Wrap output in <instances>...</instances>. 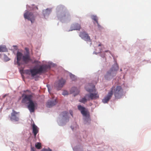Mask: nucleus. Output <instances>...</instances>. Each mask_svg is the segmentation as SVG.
I'll list each match as a JSON object with an SVG mask.
<instances>
[{
	"mask_svg": "<svg viewBox=\"0 0 151 151\" xmlns=\"http://www.w3.org/2000/svg\"><path fill=\"white\" fill-rule=\"evenodd\" d=\"M92 18L93 20H94L96 22V23L97 24L98 26L99 27L100 25H99V23L98 22L97 17L96 16H93L92 17Z\"/></svg>",
	"mask_w": 151,
	"mask_h": 151,
	"instance_id": "23",
	"label": "nucleus"
},
{
	"mask_svg": "<svg viewBox=\"0 0 151 151\" xmlns=\"http://www.w3.org/2000/svg\"><path fill=\"white\" fill-rule=\"evenodd\" d=\"M23 98L22 100V103L24 104H28L31 101H32L33 96L32 94H24L23 95Z\"/></svg>",
	"mask_w": 151,
	"mask_h": 151,
	"instance_id": "6",
	"label": "nucleus"
},
{
	"mask_svg": "<svg viewBox=\"0 0 151 151\" xmlns=\"http://www.w3.org/2000/svg\"><path fill=\"white\" fill-rule=\"evenodd\" d=\"M24 73L26 74L30 75L31 74V70H27L24 71Z\"/></svg>",
	"mask_w": 151,
	"mask_h": 151,
	"instance_id": "24",
	"label": "nucleus"
},
{
	"mask_svg": "<svg viewBox=\"0 0 151 151\" xmlns=\"http://www.w3.org/2000/svg\"><path fill=\"white\" fill-rule=\"evenodd\" d=\"M44 149L45 150L44 151H52L49 148H48L47 149L45 148H44Z\"/></svg>",
	"mask_w": 151,
	"mask_h": 151,
	"instance_id": "28",
	"label": "nucleus"
},
{
	"mask_svg": "<svg viewBox=\"0 0 151 151\" xmlns=\"http://www.w3.org/2000/svg\"><path fill=\"white\" fill-rule=\"evenodd\" d=\"M19 112H17L14 110H12V112L11 114V116L10 119L11 121H18L19 120L18 116H17Z\"/></svg>",
	"mask_w": 151,
	"mask_h": 151,
	"instance_id": "10",
	"label": "nucleus"
},
{
	"mask_svg": "<svg viewBox=\"0 0 151 151\" xmlns=\"http://www.w3.org/2000/svg\"><path fill=\"white\" fill-rule=\"evenodd\" d=\"M88 97V96H86V95L83 98H82V99L79 100V101L83 103H85L87 101V99H86V98Z\"/></svg>",
	"mask_w": 151,
	"mask_h": 151,
	"instance_id": "21",
	"label": "nucleus"
},
{
	"mask_svg": "<svg viewBox=\"0 0 151 151\" xmlns=\"http://www.w3.org/2000/svg\"><path fill=\"white\" fill-rule=\"evenodd\" d=\"M85 89L88 92H95V86H93V88L92 89L91 88H87L86 87L85 88Z\"/></svg>",
	"mask_w": 151,
	"mask_h": 151,
	"instance_id": "20",
	"label": "nucleus"
},
{
	"mask_svg": "<svg viewBox=\"0 0 151 151\" xmlns=\"http://www.w3.org/2000/svg\"><path fill=\"white\" fill-rule=\"evenodd\" d=\"M76 88H75V87H73L72 88V89H76Z\"/></svg>",
	"mask_w": 151,
	"mask_h": 151,
	"instance_id": "36",
	"label": "nucleus"
},
{
	"mask_svg": "<svg viewBox=\"0 0 151 151\" xmlns=\"http://www.w3.org/2000/svg\"><path fill=\"white\" fill-rule=\"evenodd\" d=\"M70 78L72 79V80H74L75 79V76L73 74L70 75Z\"/></svg>",
	"mask_w": 151,
	"mask_h": 151,
	"instance_id": "26",
	"label": "nucleus"
},
{
	"mask_svg": "<svg viewBox=\"0 0 151 151\" xmlns=\"http://www.w3.org/2000/svg\"><path fill=\"white\" fill-rule=\"evenodd\" d=\"M28 105L27 107L30 112L31 113L34 112L35 108L37 104L36 103H35L33 101L28 103Z\"/></svg>",
	"mask_w": 151,
	"mask_h": 151,
	"instance_id": "11",
	"label": "nucleus"
},
{
	"mask_svg": "<svg viewBox=\"0 0 151 151\" xmlns=\"http://www.w3.org/2000/svg\"><path fill=\"white\" fill-rule=\"evenodd\" d=\"M35 147L37 149H40L41 147V144L40 142H37L35 144Z\"/></svg>",
	"mask_w": 151,
	"mask_h": 151,
	"instance_id": "22",
	"label": "nucleus"
},
{
	"mask_svg": "<svg viewBox=\"0 0 151 151\" xmlns=\"http://www.w3.org/2000/svg\"><path fill=\"white\" fill-rule=\"evenodd\" d=\"M58 102V100L56 98L52 100H49L46 103V106L49 108H51L55 105Z\"/></svg>",
	"mask_w": 151,
	"mask_h": 151,
	"instance_id": "9",
	"label": "nucleus"
},
{
	"mask_svg": "<svg viewBox=\"0 0 151 151\" xmlns=\"http://www.w3.org/2000/svg\"><path fill=\"white\" fill-rule=\"evenodd\" d=\"M44 150H44V149H43L40 151H44Z\"/></svg>",
	"mask_w": 151,
	"mask_h": 151,
	"instance_id": "34",
	"label": "nucleus"
},
{
	"mask_svg": "<svg viewBox=\"0 0 151 151\" xmlns=\"http://www.w3.org/2000/svg\"><path fill=\"white\" fill-rule=\"evenodd\" d=\"M22 60V61L25 64L28 63L29 62L31 61L32 59L30 58L29 52L28 50L27 53L23 55L22 53L18 52L17 54V63L19 66L21 64L20 61Z\"/></svg>",
	"mask_w": 151,
	"mask_h": 151,
	"instance_id": "1",
	"label": "nucleus"
},
{
	"mask_svg": "<svg viewBox=\"0 0 151 151\" xmlns=\"http://www.w3.org/2000/svg\"><path fill=\"white\" fill-rule=\"evenodd\" d=\"M101 46V44H100L98 45V46Z\"/></svg>",
	"mask_w": 151,
	"mask_h": 151,
	"instance_id": "33",
	"label": "nucleus"
},
{
	"mask_svg": "<svg viewBox=\"0 0 151 151\" xmlns=\"http://www.w3.org/2000/svg\"><path fill=\"white\" fill-rule=\"evenodd\" d=\"M62 94L64 96L67 95L68 94V92L66 91H64L62 93Z\"/></svg>",
	"mask_w": 151,
	"mask_h": 151,
	"instance_id": "25",
	"label": "nucleus"
},
{
	"mask_svg": "<svg viewBox=\"0 0 151 151\" xmlns=\"http://www.w3.org/2000/svg\"><path fill=\"white\" fill-rule=\"evenodd\" d=\"M7 51V49L5 46H0V52H6Z\"/></svg>",
	"mask_w": 151,
	"mask_h": 151,
	"instance_id": "19",
	"label": "nucleus"
},
{
	"mask_svg": "<svg viewBox=\"0 0 151 151\" xmlns=\"http://www.w3.org/2000/svg\"><path fill=\"white\" fill-rule=\"evenodd\" d=\"M31 151H35L33 147H32L31 148Z\"/></svg>",
	"mask_w": 151,
	"mask_h": 151,
	"instance_id": "30",
	"label": "nucleus"
},
{
	"mask_svg": "<svg viewBox=\"0 0 151 151\" xmlns=\"http://www.w3.org/2000/svg\"><path fill=\"white\" fill-rule=\"evenodd\" d=\"M79 36L83 40L87 42H91L90 36L85 32H81L79 33Z\"/></svg>",
	"mask_w": 151,
	"mask_h": 151,
	"instance_id": "8",
	"label": "nucleus"
},
{
	"mask_svg": "<svg viewBox=\"0 0 151 151\" xmlns=\"http://www.w3.org/2000/svg\"><path fill=\"white\" fill-rule=\"evenodd\" d=\"M119 66L117 64H114L112 67L110 69V71L112 72L113 73H116L115 71L118 70Z\"/></svg>",
	"mask_w": 151,
	"mask_h": 151,
	"instance_id": "18",
	"label": "nucleus"
},
{
	"mask_svg": "<svg viewBox=\"0 0 151 151\" xmlns=\"http://www.w3.org/2000/svg\"><path fill=\"white\" fill-rule=\"evenodd\" d=\"M25 50H26V52H27V51H28V52H29V49L28 48H25Z\"/></svg>",
	"mask_w": 151,
	"mask_h": 151,
	"instance_id": "31",
	"label": "nucleus"
},
{
	"mask_svg": "<svg viewBox=\"0 0 151 151\" xmlns=\"http://www.w3.org/2000/svg\"><path fill=\"white\" fill-rule=\"evenodd\" d=\"M24 16L25 19H27L30 21L32 23L34 22L35 17L32 13L28 11H26L24 13Z\"/></svg>",
	"mask_w": 151,
	"mask_h": 151,
	"instance_id": "5",
	"label": "nucleus"
},
{
	"mask_svg": "<svg viewBox=\"0 0 151 151\" xmlns=\"http://www.w3.org/2000/svg\"><path fill=\"white\" fill-rule=\"evenodd\" d=\"M50 68V66L49 65H40L37 68H33L31 69V76L34 77L37 74H40L45 73Z\"/></svg>",
	"mask_w": 151,
	"mask_h": 151,
	"instance_id": "2",
	"label": "nucleus"
},
{
	"mask_svg": "<svg viewBox=\"0 0 151 151\" xmlns=\"http://www.w3.org/2000/svg\"><path fill=\"white\" fill-rule=\"evenodd\" d=\"M112 96L111 91H109L107 95L102 100V102L104 103H107Z\"/></svg>",
	"mask_w": 151,
	"mask_h": 151,
	"instance_id": "14",
	"label": "nucleus"
},
{
	"mask_svg": "<svg viewBox=\"0 0 151 151\" xmlns=\"http://www.w3.org/2000/svg\"><path fill=\"white\" fill-rule=\"evenodd\" d=\"M23 70H20V72H21V73H22V72H23Z\"/></svg>",
	"mask_w": 151,
	"mask_h": 151,
	"instance_id": "32",
	"label": "nucleus"
},
{
	"mask_svg": "<svg viewBox=\"0 0 151 151\" xmlns=\"http://www.w3.org/2000/svg\"><path fill=\"white\" fill-rule=\"evenodd\" d=\"M71 30H80L81 28V25L78 23H75L72 25L71 27Z\"/></svg>",
	"mask_w": 151,
	"mask_h": 151,
	"instance_id": "15",
	"label": "nucleus"
},
{
	"mask_svg": "<svg viewBox=\"0 0 151 151\" xmlns=\"http://www.w3.org/2000/svg\"><path fill=\"white\" fill-rule=\"evenodd\" d=\"M110 91H111L112 95L114 92L115 97L116 99H120L123 95V89L120 86H113Z\"/></svg>",
	"mask_w": 151,
	"mask_h": 151,
	"instance_id": "3",
	"label": "nucleus"
},
{
	"mask_svg": "<svg viewBox=\"0 0 151 151\" xmlns=\"http://www.w3.org/2000/svg\"><path fill=\"white\" fill-rule=\"evenodd\" d=\"M78 109L81 111L83 116L85 117V120L87 122L90 121V116L89 112L86 108L81 105L78 106Z\"/></svg>",
	"mask_w": 151,
	"mask_h": 151,
	"instance_id": "4",
	"label": "nucleus"
},
{
	"mask_svg": "<svg viewBox=\"0 0 151 151\" xmlns=\"http://www.w3.org/2000/svg\"><path fill=\"white\" fill-rule=\"evenodd\" d=\"M36 9H38V7H37L36 6Z\"/></svg>",
	"mask_w": 151,
	"mask_h": 151,
	"instance_id": "35",
	"label": "nucleus"
},
{
	"mask_svg": "<svg viewBox=\"0 0 151 151\" xmlns=\"http://www.w3.org/2000/svg\"><path fill=\"white\" fill-rule=\"evenodd\" d=\"M116 73H113L110 70L106 73L104 76L105 78L107 80H109L111 78H112L113 76H115Z\"/></svg>",
	"mask_w": 151,
	"mask_h": 151,
	"instance_id": "12",
	"label": "nucleus"
},
{
	"mask_svg": "<svg viewBox=\"0 0 151 151\" xmlns=\"http://www.w3.org/2000/svg\"><path fill=\"white\" fill-rule=\"evenodd\" d=\"M68 113L66 111L63 112L61 113L63 119L66 121H68L69 120V118L68 116Z\"/></svg>",
	"mask_w": 151,
	"mask_h": 151,
	"instance_id": "16",
	"label": "nucleus"
},
{
	"mask_svg": "<svg viewBox=\"0 0 151 151\" xmlns=\"http://www.w3.org/2000/svg\"><path fill=\"white\" fill-rule=\"evenodd\" d=\"M86 96H88L89 99L91 100L96 99L99 98V96L97 92L94 93H90L89 94L86 95Z\"/></svg>",
	"mask_w": 151,
	"mask_h": 151,
	"instance_id": "13",
	"label": "nucleus"
},
{
	"mask_svg": "<svg viewBox=\"0 0 151 151\" xmlns=\"http://www.w3.org/2000/svg\"><path fill=\"white\" fill-rule=\"evenodd\" d=\"M70 115L72 116H73V112H72V110H70Z\"/></svg>",
	"mask_w": 151,
	"mask_h": 151,
	"instance_id": "29",
	"label": "nucleus"
},
{
	"mask_svg": "<svg viewBox=\"0 0 151 151\" xmlns=\"http://www.w3.org/2000/svg\"><path fill=\"white\" fill-rule=\"evenodd\" d=\"M70 15L68 14H67L64 15V16H63V17H67V18H68L70 17Z\"/></svg>",
	"mask_w": 151,
	"mask_h": 151,
	"instance_id": "27",
	"label": "nucleus"
},
{
	"mask_svg": "<svg viewBox=\"0 0 151 151\" xmlns=\"http://www.w3.org/2000/svg\"><path fill=\"white\" fill-rule=\"evenodd\" d=\"M32 130L34 136L35 137L38 132V130L37 127L35 124H33L32 125Z\"/></svg>",
	"mask_w": 151,
	"mask_h": 151,
	"instance_id": "17",
	"label": "nucleus"
},
{
	"mask_svg": "<svg viewBox=\"0 0 151 151\" xmlns=\"http://www.w3.org/2000/svg\"><path fill=\"white\" fill-rule=\"evenodd\" d=\"M65 83V80L63 78H61L58 81L55 83L54 86L58 90H59L63 86Z\"/></svg>",
	"mask_w": 151,
	"mask_h": 151,
	"instance_id": "7",
	"label": "nucleus"
}]
</instances>
